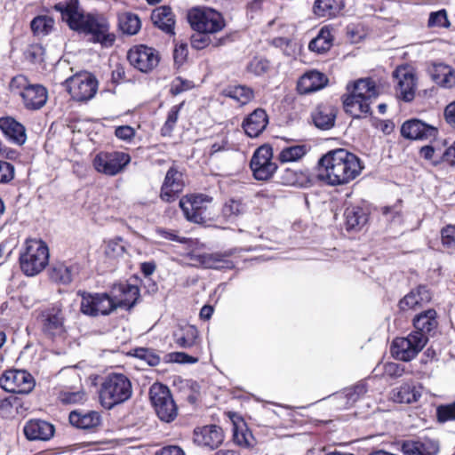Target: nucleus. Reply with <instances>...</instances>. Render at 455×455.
Listing matches in <instances>:
<instances>
[{"label": "nucleus", "instance_id": "nucleus-1", "mask_svg": "<svg viewBox=\"0 0 455 455\" xmlns=\"http://www.w3.org/2000/svg\"><path fill=\"white\" fill-rule=\"evenodd\" d=\"M54 9L61 15L70 29L90 35L94 43L111 46L115 42V35L108 33L109 25L100 16L84 13L78 0H65L54 5Z\"/></svg>", "mask_w": 455, "mask_h": 455}, {"label": "nucleus", "instance_id": "nucleus-2", "mask_svg": "<svg viewBox=\"0 0 455 455\" xmlns=\"http://www.w3.org/2000/svg\"><path fill=\"white\" fill-rule=\"evenodd\" d=\"M363 168L360 159L355 154L338 148L320 158L317 177L331 186L345 185L355 180Z\"/></svg>", "mask_w": 455, "mask_h": 455}, {"label": "nucleus", "instance_id": "nucleus-3", "mask_svg": "<svg viewBox=\"0 0 455 455\" xmlns=\"http://www.w3.org/2000/svg\"><path fill=\"white\" fill-rule=\"evenodd\" d=\"M132 395V383L123 373H110L106 376L99 390L100 403L108 410L126 402Z\"/></svg>", "mask_w": 455, "mask_h": 455}, {"label": "nucleus", "instance_id": "nucleus-4", "mask_svg": "<svg viewBox=\"0 0 455 455\" xmlns=\"http://www.w3.org/2000/svg\"><path fill=\"white\" fill-rule=\"evenodd\" d=\"M49 261V250L40 239H27L20 253V264L23 273L34 276L43 271Z\"/></svg>", "mask_w": 455, "mask_h": 455}, {"label": "nucleus", "instance_id": "nucleus-5", "mask_svg": "<svg viewBox=\"0 0 455 455\" xmlns=\"http://www.w3.org/2000/svg\"><path fill=\"white\" fill-rule=\"evenodd\" d=\"M188 19L192 28L200 33L213 34L225 27L221 14L211 8H193L188 12Z\"/></svg>", "mask_w": 455, "mask_h": 455}, {"label": "nucleus", "instance_id": "nucleus-6", "mask_svg": "<svg viewBox=\"0 0 455 455\" xmlns=\"http://www.w3.org/2000/svg\"><path fill=\"white\" fill-rule=\"evenodd\" d=\"M427 341V336L419 331H412L406 337L395 338L391 346L392 355L397 360L410 362L423 349Z\"/></svg>", "mask_w": 455, "mask_h": 455}, {"label": "nucleus", "instance_id": "nucleus-7", "mask_svg": "<svg viewBox=\"0 0 455 455\" xmlns=\"http://www.w3.org/2000/svg\"><path fill=\"white\" fill-rule=\"evenodd\" d=\"M150 400L158 418L164 422H171L177 417L178 410L169 388L155 383L149 389Z\"/></svg>", "mask_w": 455, "mask_h": 455}, {"label": "nucleus", "instance_id": "nucleus-8", "mask_svg": "<svg viewBox=\"0 0 455 455\" xmlns=\"http://www.w3.org/2000/svg\"><path fill=\"white\" fill-rule=\"evenodd\" d=\"M65 84L71 97L77 101L92 99L98 90V81L89 72H80L70 76L65 81Z\"/></svg>", "mask_w": 455, "mask_h": 455}, {"label": "nucleus", "instance_id": "nucleus-9", "mask_svg": "<svg viewBox=\"0 0 455 455\" xmlns=\"http://www.w3.org/2000/svg\"><path fill=\"white\" fill-rule=\"evenodd\" d=\"M130 161L131 157L126 153L101 151L94 156L92 165L100 173L115 176L120 173Z\"/></svg>", "mask_w": 455, "mask_h": 455}, {"label": "nucleus", "instance_id": "nucleus-10", "mask_svg": "<svg viewBox=\"0 0 455 455\" xmlns=\"http://www.w3.org/2000/svg\"><path fill=\"white\" fill-rule=\"evenodd\" d=\"M211 203L212 197L196 195L181 198L180 206L188 220L201 224L208 218V208Z\"/></svg>", "mask_w": 455, "mask_h": 455}, {"label": "nucleus", "instance_id": "nucleus-11", "mask_svg": "<svg viewBox=\"0 0 455 455\" xmlns=\"http://www.w3.org/2000/svg\"><path fill=\"white\" fill-rule=\"evenodd\" d=\"M272 156L273 149L268 145H263L254 152L250 167L256 180H267L275 172L277 165L272 161Z\"/></svg>", "mask_w": 455, "mask_h": 455}, {"label": "nucleus", "instance_id": "nucleus-12", "mask_svg": "<svg viewBox=\"0 0 455 455\" xmlns=\"http://www.w3.org/2000/svg\"><path fill=\"white\" fill-rule=\"evenodd\" d=\"M0 386L11 393L28 394L34 388L35 379L27 371L10 370L0 377Z\"/></svg>", "mask_w": 455, "mask_h": 455}, {"label": "nucleus", "instance_id": "nucleus-13", "mask_svg": "<svg viewBox=\"0 0 455 455\" xmlns=\"http://www.w3.org/2000/svg\"><path fill=\"white\" fill-rule=\"evenodd\" d=\"M127 59L133 68L143 73L153 70L160 60L158 52L154 48L143 44L131 48Z\"/></svg>", "mask_w": 455, "mask_h": 455}, {"label": "nucleus", "instance_id": "nucleus-14", "mask_svg": "<svg viewBox=\"0 0 455 455\" xmlns=\"http://www.w3.org/2000/svg\"><path fill=\"white\" fill-rule=\"evenodd\" d=\"M115 309L112 297L107 293L82 294L81 312L91 316L106 315Z\"/></svg>", "mask_w": 455, "mask_h": 455}, {"label": "nucleus", "instance_id": "nucleus-15", "mask_svg": "<svg viewBox=\"0 0 455 455\" xmlns=\"http://www.w3.org/2000/svg\"><path fill=\"white\" fill-rule=\"evenodd\" d=\"M396 83V93L404 101L413 100L416 89V76L412 68L400 66L393 73Z\"/></svg>", "mask_w": 455, "mask_h": 455}, {"label": "nucleus", "instance_id": "nucleus-16", "mask_svg": "<svg viewBox=\"0 0 455 455\" xmlns=\"http://www.w3.org/2000/svg\"><path fill=\"white\" fill-rule=\"evenodd\" d=\"M185 186L183 174L175 166H172L166 172L161 187L160 198L171 203L177 199Z\"/></svg>", "mask_w": 455, "mask_h": 455}, {"label": "nucleus", "instance_id": "nucleus-17", "mask_svg": "<svg viewBox=\"0 0 455 455\" xmlns=\"http://www.w3.org/2000/svg\"><path fill=\"white\" fill-rule=\"evenodd\" d=\"M40 319L42 330L46 335L56 336L64 332V315L59 306L44 310Z\"/></svg>", "mask_w": 455, "mask_h": 455}, {"label": "nucleus", "instance_id": "nucleus-18", "mask_svg": "<svg viewBox=\"0 0 455 455\" xmlns=\"http://www.w3.org/2000/svg\"><path fill=\"white\" fill-rule=\"evenodd\" d=\"M110 296L112 297L115 309L116 307L130 309L136 304L140 297V289L137 285L119 283L113 287Z\"/></svg>", "mask_w": 455, "mask_h": 455}, {"label": "nucleus", "instance_id": "nucleus-19", "mask_svg": "<svg viewBox=\"0 0 455 455\" xmlns=\"http://www.w3.org/2000/svg\"><path fill=\"white\" fill-rule=\"evenodd\" d=\"M195 443L208 447L212 450L218 448L224 440L222 429L216 425H207L196 427L193 436Z\"/></svg>", "mask_w": 455, "mask_h": 455}, {"label": "nucleus", "instance_id": "nucleus-20", "mask_svg": "<svg viewBox=\"0 0 455 455\" xmlns=\"http://www.w3.org/2000/svg\"><path fill=\"white\" fill-rule=\"evenodd\" d=\"M401 133L406 139L423 140L435 138L437 129L419 119H411L403 124Z\"/></svg>", "mask_w": 455, "mask_h": 455}, {"label": "nucleus", "instance_id": "nucleus-21", "mask_svg": "<svg viewBox=\"0 0 455 455\" xmlns=\"http://www.w3.org/2000/svg\"><path fill=\"white\" fill-rule=\"evenodd\" d=\"M328 83L326 76L316 70L306 72L298 81L297 90L300 94H308L323 89Z\"/></svg>", "mask_w": 455, "mask_h": 455}, {"label": "nucleus", "instance_id": "nucleus-22", "mask_svg": "<svg viewBox=\"0 0 455 455\" xmlns=\"http://www.w3.org/2000/svg\"><path fill=\"white\" fill-rule=\"evenodd\" d=\"M268 124V116L262 108H257L247 116L243 122L245 133L251 138L258 137L266 129Z\"/></svg>", "mask_w": 455, "mask_h": 455}, {"label": "nucleus", "instance_id": "nucleus-23", "mask_svg": "<svg viewBox=\"0 0 455 455\" xmlns=\"http://www.w3.org/2000/svg\"><path fill=\"white\" fill-rule=\"evenodd\" d=\"M23 431L28 440L46 441L52 437L54 427L44 420L31 419L26 423Z\"/></svg>", "mask_w": 455, "mask_h": 455}, {"label": "nucleus", "instance_id": "nucleus-24", "mask_svg": "<svg viewBox=\"0 0 455 455\" xmlns=\"http://www.w3.org/2000/svg\"><path fill=\"white\" fill-rule=\"evenodd\" d=\"M404 455H437L438 444L430 439L406 440L401 446Z\"/></svg>", "mask_w": 455, "mask_h": 455}, {"label": "nucleus", "instance_id": "nucleus-25", "mask_svg": "<svg viewBox=\"0 0 455 455\" xmlns=\"http://www.w3.org/2000/svg\"><path fill=\"white\" fill-rule=\"evenodd\" d=\"M368 210L359 205L347 206L344 212L345 226L348 231H359L368 222Z\"/></svg>", "mask_w": 455, "mask_h": 455}, {"label": "nucleus", "instance_id": "nucleus-26", "mask_svg": "<svg viewBox=\"0 0 455 455\" xmlns=\"http://www.w3.org/2000/svg\"><path fill=\"white\" fill-rule=\"evenodd\" d=\"M175 344L182 348H190L198 344L199 333L196 326L191 324H180L172 333Z\"/></svg>", "mask_w": 455, "mask_h": 455}, {"label": "nucleus", "instance_id": "nucleus-27", "mask_svg": "<svg viewBox=\"0 0 455 455\" xmlns=\"http://www.w3.org/2000/svg\"><path fill=\"white\" fill-rule=\"evenodd\" d=\"M281 183L286 186L307 187L311 183L310 174L305 168H284L280 172Z\"/></svg>", "mask_w": 455, "mask_h": 455}, {"label": "nucleus", "instance_id": "nucleus-28", "mask_svg": "<svg viewBox=\"0 0 455 455\" xmlns=\"http://www.w3.org/2000/svg\"><path fill=\"white\" fill-rule=\"evenodd\" d=\"M24 105L29 109H39L47 100V90L40 84H31L25 92H20Z\"/></svg>", "mask_w": 455, "mask_h": 455}, {"label": "nucleus", "instance_id": "nucleus-29", "mask_svg": "<svg viewBox=\"0 0 455 455\" xmlns=\"http://www.w3.org/2000/svg\"><path fill=\"white\" fill-rule=\"evenodd\" d=\"M428 72L436 84L445 88L455 85V70L451 67L443 63H433Z\"/></svg>", "mask_w": 455, "mask_h": 455}, {"label": "nucleus", "instance_id": "nucleus-30", "mask_svg": "<svg viewBox=\"0 0 455 455\" xmlns=\"http://www.w3.org/2000/svg\"><path fill=\"white\" fill-rule=\"evenodd\" d=\"M0 130L13 143L22 145L26 141L24 126L12 117L0 118Z\"/></svg>", "mask_w": 455, "mask_h": 455}, {"label": "nucleus", "instance_id": "nucleus-31", "mask_svg": "<svg viewBox=\"0 0 455 455\" xmlns=\"http://www.w3.org/2000/svg\"><path fill=\"white\" fill-rule=\"evenodd\" d=\"M422 391L420 384L404 383L392 391V398L396 403H411L419 401Z\"/></svg>", "mask_w": 455, "mask_h": 455}, {"label": "nucleus", "instance_id": "nucleus-32", "mask_svg": "<svg viewBox=\"0 0 455 455\" xmlns=\"http://www.w3.org/2000/svg\"><path fill=\"white\" fill-rule=\"evenodd\" d=\"M350 94L372 102L379 95L375 82L371 78L359 79L352 86L347 85Z\"/></svg>", "mask_w": 455, "mask_h": 455}, {"label": "nucleus", "instance_id": "nucleus-33", "mask_svg": "<svg viewBox=\"0 0 455 455\" xmlns=\"http://www.w3.org/2000/svg\"><path fill=\"white\" fill-rule=\"evenodd\" d=\"M153 23L167 34H174V15L171 7L163 5L156 8L151 14Z\"/></svg>", "mask_w": 455, "mask_h": 455}, {"label": "nucleus", "instance_id": "nucleus-34", "mask_svg": "<svg viewBox=\"0 0 455 455\" xmlns=\"http://www.w3.org/2000/svg\"><path fill=\"white\" fill-rule=\"evenodd\" d=\"M337 110L331 105H319L312 113L315 125L322 130H329L333 127Z\"/></svg>", "mask_w": 455, "mask_h": 455}, {"label": "nucleus", "instance_id": "nucleus-35", "mask_svg": "<svg viewBox=\"0 0 455 455\" xmlns=\"http://www.w3.org/2000/svg\"><path fill=\"white\" fill-rule=\"evenodd\" d=\"M372 102L360 99L352 94L344 96L343 106L347 113L351 115L353 117L359 118L362 115L371 113V104Z\"/></svg>", "mask_w": 455, "mask_h": 455}, {"label": "nucleus", "instance_id": "nucleus-36", "mask_svg": "<svg viewBox=\"0 0 455 455\" xmlns=\"http://www.w3.org/2000/svg\"><path fill=\"white\" fill-rule=\"evenodd\" d=\"M430 300V294L425 286H419L415 290L406 294L400 301L399 307L401 310L413 309L417 306Z\"/></svg>", "mask_w": 455, "mask_h": 455}, {"label": "nucleus", "instance_id": "nucleus-37", "mask_svg": "<svg viewBox=\"0 0 455 455\" xmlns=\"http://www.w3.org/2000/svg\"><path fill=\"white\" fill-rule=\"evenodd\" d=\"M69 422L82 429H91L100 423V415L96 411L80 412L74 411L69 414Z\"/></svg>", "mask_w": 455, "mask_h": 455}, {"label": "nucleus", "instance_id": "nucleus-38", "mask_svg": "<svg viewBox=\"0 0 455 455\" xmlns=\"http://www.w3.org/2000/svg\"><path fill=\"white\" fill-rule=\"evenodd\" d=\"M345 6L344 0H315L314 12L318 17H334Z\"/></svg>", "mask_w": 455, "mask_h": 455}, {"label": "nucleus", "instance_id": "nucleus-39", "mask_svg": "<svg viewBox=\"0 0 455 455\" xmlns=\"http://www.w3.org/2000/svg\"><path fill=\"white\" fill-rule=\"evenodd\" d=\"M413 325L416 329L415 331H419L427 336V333L437 326L435 310L428 309L416 315L413 319Z\"/></svg>", "mask_w": 455, "mask_h": 455}, {"label": "nucleus", "instance_id": "nucleus-40", "mask_svg": "<svg viewBox=\"0 0 455 455\" xmlns=\"http://www.w3.org/2000/svg\"><path fill=\"white\" fill-rule=\"evenodd\" d=\"M333 36L331 33L329 27H323L317 36L310 41L308 48L310 51L323 53L329 51L332 45Z\"/></svg>", "mask_w": 455, "mask_h": 455}, {"label": "nucleus", "instance_id": "nucleus-41", "mask_svg": "<svg viewBox=\"0 0 455 455\" xmlns=\"http://www.w3.org/2000/svg\"><path fill=\"white\" fill-rule=\"evenodd\" d=\"M223 95L235 100L241 105L247 104L253 97V91L244 85L229 86L223 90Z\"/></svg>", "mask_w": 455, "mask_h": 455}, {"label": "nucleus", "instance_id": "nucleus-42", "mask_svg": "<svg viewBox=\"0 0 455 455\" xmlns=\"http://www.w3.org/2000/svg\"><path fill=\"white\" fill-rule=\"evenodd\" d=\"M233 440L237 445L244 448L252 447L255 443L251 432L243 423L241 425L234 424Z\"/></svg>", "mask_w": 455, "mask_h": 455}, {"label": "nucleus", "instance_id": "nucleus-43", "mask_svg": "<svg viewBox=\"0 0 455 455\" xmlns=\"http://www.w3.org/2000/svg\"><path fill=\"white\" fill-rule=\"evenodd\" d=\"M307 154L305 145H294L283 148L278 156L281 164L296 162L301 159Z\"/></svg>", "mask_w": 455, "mask_h": 455}, {"label": "nucleus", "instance_id": "nucleus-44", "mask_svg": "<svg viewBox=\"0 0 455 455\" xmlns=\"http://www.w3.org/2000/svg\"><path fill=\"white\" fill-rule=\"evenodd\" d=\"M54 20L50 16H37L31 21V29L38 36L48 35L53 28Z\"/></svg>", "mask_w": 455, "mask_h": 455}, {"label": "nucleus", "instance_id": "nucleus-45", "mask_svg": "<svg viewBox=\"0 0 455 455\" xmlns=\"http://www.w3.org/2000/svg\"><path fill=\"white\" fill-rule=\"evenodd\" d=\"M246 212V206L241 200L228 199L222 207V216L226 220H235Z\"/></svg>", "mask_w": 455, "mask_h": 455}, {"label": "nucleus", "instance_id": "nucleus-46", "mask_svg": "<svg viewBox=\"0 0 455 455\" xmlns=\"http://www.w3.org/2000/svg\"><path fill=\"white\" fill-rule=\"evenodd\" d=\"M120 28L124 33L135 35L140 28L141 22L138 15L127 12L119 17Z\"/></svg>", "mask_w": 455, "mask_h": 455}, {"label": "nucleus", "instance_id": "nucleus-47", "mask_svg": "<svg viewBox=\"0 0 455 455\" xmlns=\"http://www.w3.org/2000/svg\"><path fill=\"white\" fill-rule=\"evenodd\" d=\"M51 278L55 282L68 284L73 279L72 267L62 263L57 264L52 270Z\"/></svg>", "mask_w": 455, "mask_h": 455}, {"label": "nucleus", "instance_id": "nucleus-48", "mask_svg": "<svg viewBox=\"0 0 455 455\" xmlns=\"http://www.w3.org/2000/svg\"><path fill=\"white\" fill-rule=\"evenodd\" d=\"M367 392L366 384L363 381L347 387L342 395L347 399V404L352 405Z\"/></svg>", "mask_w": 455, "mask_h": 455}, {"label": "nucleus", "instance_id": "nucleus-49", "mask_svg": "<svg viewBox=\"0 0 455 455\" xmlns=\"http://www.w3.org/2000/svg\"><path fill=\"white\" fill-rule=\"evenodd\" d=\"M182 106H183V103H180L179 105L173 106L170 109L168 116H167V119L161 129L162 135L167 136L172 133V132L173 131L174 126L178 121L179 113H180V110L182 108Z\"/></svg>", "mask_w": 455, "mask_h": 455}, {"label": "nucleus", "instance_id": "nucleus-50", "mask_svg": "<svg viewBox=\"0 0 455 455\" xmlns=\"http://www.w3.org/2000/svg\"><path fill=\"white\" fill-rule=\"evenodd\" d=\"M59 399L64 404H76L84 402L86 395L83 391H64L60 394Z\"/></svg>", "mask_w": 455, "mask_h": 455}, {"label": "nucleus", "instance_id": "nucleus-51", "mask_svg": "<svg viewBox=\"0 0 455 455\" xmlns=\"http://www.w3.org/2000/svg\"><path fill=\"white\" fill-rule=\"evenodd\" d=\"M450 22L448 20L447 12L445 10H440L435 12H431L428 19V27H440L448 28Z\"/></svg>", "mask_w": 455, "mask_h": 455}, {"label": "nucleus", "instance_id": "nucleus-52", "mask_svg": "<svg viewBox=\"0 0 455 455\" xmlns=\"http://www.w3.org/2000/svg\"><path fill=\"white\" fill-rule=\"evenodd\" d=\"M134 355L136 357L144 360L148 365L156 366L160 363V357L156 355L152 350L140 347L135 349Z\"/></svg>", "mask_w": 455, "mask_h": 455}, {"label": "nucleus", "instance_id": "nucleus-53", "mask_svg": "<svg viewBox=\"0 0 455 455\" xmlns=\"http://www.w3.org/2000/svg\"><path fill=\"white\" fill-rule=\"evenodd\" d=\"M437 418L441 422L455 419V401L451 403L440 405L437 408Z\"/></svg>", "mask_w": 455, "mask_h": 455}, {"label": "nucleus", "instance_id": "nucleus-54", "mask_svg": "<svg viewBox=\"0 0 455 455\" xmlns=\"http://www.w3.org/2000/svg\"><path fill=\"white\" fill-rule=\"evenodd\" d=\"M124 240L121 237L110 240L106 248V253L112 257L121 256L124 254Z\"/></svg>", "mask_w": 455, "mask_h": 455}, {"label": "nucleus", "instance_id": "nucleus-55", "mask_svg": "<svg viewBox=\"0 0 455 455\" xmlns=\"http://www.w3.org/2000/svg\"><path fill=\"white\" fill-rule=\"evenodd\" d=\"M441 234L443 245L448 250H455V226H447Z\"/></svg>", "mask_w": 455, "mask_h": 455}, {"label": "nucleus", "instance_id": "nucleus-56", "mask_svg": "<svg viewBox=\"0 0 455 455\" xmlns=\"http://www.w3.org/2000/svg\"><path fill=\"white\" fill-rule=\"evenodd\" d=\"M14 178V166L5 161L0 160V183L6 184Z\"/></svg>", "mask_w": 455, "mask_h": 455}, {"label": "nucleus", "instance_id": "nucleus-57", "mask_svg": "<svg viewBox=\"0 0 455 455\" xmlns=\"http://www.w3.org/2000/svg\"><path fill=\"white\" fill-rule=\"evenodd\" d=\"M196 260L205 268H218L220 263V259L212 254L197 255Z\"/></svg>", "mask_w": 455, "mask_h": 455}, {"label": "nucleus", "instance_id": "nucleus-58", "mask_svg": "<svg viewBox=\"0 0 455 455\" xmlns=\"http://www.w3.org/2000/svg\"><path fill=\"white\" fill-rule=\"evenodd\" d=\"M268 68V62L262 59H253L247 66V70L256 76H260Z\"/></svg>", "mask_w": 455, "mask_h": 455}, {"label": "nucleus", "instance_id": "nucleus-59", "mask_svg": "<svg viewBox=\"0 0 455 455\" xmlns=\"http://www.w3.org/2000/svg\"><path fill=\"white\" fill-rule=\"evenodd\" d=\"M192 82L188 80H183L180 77H177L175 80L172 81L170 92L173 95H178L185 91L189 90L192 88Z\"/></svg>", "mask_w": 455, "mask_h": 455}, {"label": "nucleus", "instance_id": "nucleus-60", "mask_svg": "<svg viewBox=\"0 0 455 455\" xmlns=\"http://www.w3.org/2000/svg\"><path fill=\"white\" fill-rule=\"evenodd\" d=\"M30 85L31 84H29L27 77L23 75L14 76L10 83L11 90L12 92L18 91L20 94V92H25L26 88Z\"/></svg>", "mask_w": 455, "mask_h": 455}, {"label": "nucleus", "instance_id": "nucleus-61", "mask_svg": "<svg viewBox=\"0 0 455 455\" xmlns=\"http://www.w3.org/2000/svg\"><path fill=\"white\" fill-rule=\"evenodd\" d=\"M116 136L123 140H131L135 136V130L130 125H122L116 128Z\"/></svg>", "mask_w": 455, "mask_h": 455}, {"label": "nucleus", "instance_id": "nucleus-62", "mask_svg": "<svg viewBox=\"0 0 455 455\" xmlns=\"http://www.w3.org/2000/svg\"><path fill=\"white\" fill-rule=\"evenodd\" d=\"M188 46L185 44H181L180 45H177L173 52V59L175 63L177 64H183L188 57Z\"/></svg>", "mask_w": 455, "mask_h": 455}, {"label": "nucleus", "instance_id": "nucleus-63", "mask_svg": "<svg viewBox=\"0 0 455 455\" xmlns=\"http://www.w3.org/2000/svg\"><path fill=\"white\" fill-rule=\"evenodd\" d=\"M207 33H200L192 36L191 45L196 49H203L208 45L209 39L206 36Z\"/></svg>", "mask_w": 455, "mask_h": 455}, {"label": "nucleus", "instance_id": "nucleus-64", "mask_svg": "<svg viewBox=\"0 0 455 455\" xmlns=\"http://www.w3.org/2000/svg\"><path fill=\"white\" fill-rule=\"evenodd\" d=\"M444 118L451 127L455 128V101L446 106Z\"/></svg>", "mask_w": 455, "mask_h": 455}]
</instances>
